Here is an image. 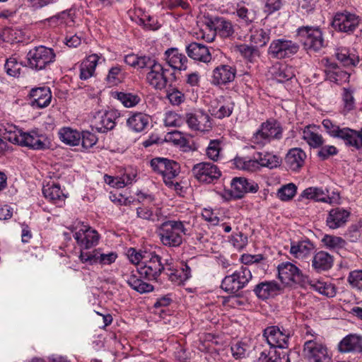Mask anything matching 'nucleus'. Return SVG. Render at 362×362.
Listing matches in <instances>:
<instances>
[{
    "instance_id": "obj_1",
    "label": "nucleus",
    "mask_w": 362,
    "mask_h": 362,
    "mask_svg": "<svg viewBox=\"0 0 362 362\" xmlns=\"http://www.w3.org/2000/svg\"><path fill=\"white\" fill-rule=\"evenodd\" d=\"M188 225L186 221L167 220L159 225L156 233L164 246L176 247L182 245L185 235H189Z\"/></svg>"
},
{
    "instance_id": "obj_2",
    "label": "nucleus",
    "mask_w": 362,
    "mask_h": 362,
    "mask_svg": "<svg viewBox=\"0 0 362 362\" xmlns=\"http://www.w3.org/2000/svg\"><path fill=\"white\" fill-rule=\"evenodd\" d=\"M5 139L12 144L25 146L33 150L44 151L50 147V141L47 136L35 130L29 132H24L19 129L9 132Z\"/></svg>"
},
{
    "instance_id": "obj_3",
    "label": "nucleus",
    "mask_w": 362,
    "mask_h": 362,
    "mask_svg": "<svg viewBox=\"0 0 362 362\" xmlns=\"http://www.w3.org/2000/svg\"><path fill=\"white\" fill-rule=\"evenodd\" d=\"M282 135L283 128L280 122L274 119H270L261 124L250 141L257 147L262 148L272 140H280Z\"/></svg>"
},
{
    "instance_id": "obj_4",
    "label": "nucleus",
    "mask_w": 362,
    "mask_h": 362,
    "mask_svg": "<svg viewBox=\"0 0 362 362\" xmlns=\"http://www.w3.org/2000/svg\"><path fill=\"white\" fill-rule=\"evenodd\" d=\"M55 58L53 49L43 45L36 46L27 53V66L37 71L45 70L54 62Z\"/></svg>"
},
{
    "instance_id": "obj_5",
    "label": "nucleus",
    "mask_w": 362,
    "mask_h": 362,
    "mask_svg": "<svg viewBox=\"0 0 362 362\" xmlns=\"http://www.w3.org/2000/svg\"><path fill=\"white\" fill-rule=\"evenodd\" d=\"M165 267L161 262V257L155 252H144V261L137 267L140 277L148 281H157Z\"/></svg>"
},
{
    "instance_id": "obj_6",
    "label": "nucleus",
    "mask_w": 362,
    "mask_h": 362,
    "mask_svg": "<svg viewBox=\"0 0 362 362\" xmlns=\"http://www.w3.org/2000/svg\"><path fill=\"white\" fill-rule=\"evenodd\" d=\"M151 166L154 172L163 176L166 185L175 186V189H178L180 184L173 182V179L177 177L180 172V166L178 163L168 158L157 157L151 160Z\"/></svg>"
},
{
    "instance_id": "obj_7",
    "label": "nucleus",
    "mask_w": 362,
    "mask_h": 362,
    "mask_svg": "<svg viewBox=\"0 0 362 362\" xmlns=\"http://www.w3.org/2000/svg\"><path fill=\"white\" fill-rule=\"evenodd\" d=\"M296 32L307 52H317L325 47L322 32L319 28L302 26L298 28Z\"/></svg>"
},
{
    "instance_id": "obj_8",
    "label": "nucleus",
    "mask_w": 362,
    "mask_h": 362,
    "mask_svg": "<svg viewBox=\"0 0 362 362\" xmlns=\"http://www.w3.org/2000/svg\"><path fill=\"white\" fill-rule=\"evenodd\" d=\"M278 276L282 284L293 286L298 285L305 287L308 282L307 276H304L300 269L294 264L289 262H284L277 267Z\"/></svg>"
},
{
    "instance_id": "obj_9",
    "label": "nucleus",
    "mask_w": 362,
    "mask_h": 362,
    "mask_svg": "<svg viewBox=\"0 0 362 362\" xmlns=\"http://www.w3.org/2000/svg\"><path fill=\"white\" fill-rule=\"evenodd\" d=\"M252 273L247 266H242L232 274L225 276L221 287L225 291L235 294L243 288L252 279Z\"/></svg>"
},
{
    "instance_id": "obj_10",
    "label": "nucleus",
    "mask_w": 362,
    "mask_h": 362,
    "mask_svg": "<svg viewBox=\"0 0 362 362\" xmlns=\"http://www.w3.org/2000/svg\"><path fill=\"white\" fill-rule=\"evenodd\" d=\"M72 232L74 230V238L81 248V252L88 250L98 244L100 235L98 231L91 227L78 222L77 225L69 228Z\"/></svg>"
},
{
    "instance_id": "obj_11",
    "label": "nucleus",
    "mask_w": 362,
    "mask_h": 362,
    "mask_svg": "<svg viewBox=\"0 0 362 362\" xmlns=\"http://www.w3.org/2000/svg\"><path fill=\"white\" fill-rule=\"evenodd\" d=\"M300 45L298 42L286 38H279L272 41L268 48V54L276 59L291 57L298 53Z\"/></svg>"
},
{
    "instance_id": "obj_12",
    "label": "nucleus",
    "mask_w": 362,
    "mask_h": 362,
    "mask_svg": "<svg viewBox=\"0 0 362 362\" xmlns=\"http://www.w3.org/2000/svg\"><path fill=\"white\" fill-rule=\"evenodd\" d=\"M151 63H148V66L145 69H148L146 74V81L153 88L162 90L165 88L168 84V78L167 74L169 70L165 69L155 59H150Z\"/></svg>"
},
{
    "instance_id": "obj_13",
    "label": "nucleus",
    "mask_w": 362,
    "mask_h": 362,
    "mask_svg": "<svg viewBox=\"0 0 362 362\" xmlns=\"http://www.w3.org/2000/svg\"><path fill=\"white\" fill-rule=\"evenodd\" d=\"M185 123L192 131L206 132L213 127V121L209 115L202 109H195L185 113Z\"/></svg>"
},
{
    "instance_id": "obj_14",
    "label": "nucleus",
    "mask_w": 362,
    "mask_h": 362,
    "mask_svg": "<svg viewBox=\"0 0 362 362\" xmlns=\"http://www.w3.org/2000/svg\"><path fill=\"white\" fill-rule=\"evenodd\" d=\"M192 173L199 182L205 184L213 183L221 176V172L218 166L209 162H202L194 165Z\"/></svg>"
},
{
    "instance_id": "obj_15",
    "label": "nucleus",
    "mask_w": 362,
    "mask_h": 362,
    "mask_svg": "<svg viewBox=\"0 0 362 362\" xmlns=\"http://www.w3.org/2000/svg\"><path fill=\"white\" fill-rule=\"evenodd\" d=\"M263 337L271 348L285 349L288 347L291 332L279 326H269L264 329Z\"/></svg>"
},
{
    "instance_id": "obj_16",
    "label": "nucleus",
    "mask_w": 362,
    "mask_h": 362,
    "mask_svg": "<svg viewBox=\"0 0 362 362\" xmlns=\"http://www.w3.org/2000/svg\"><path fill=\"white\" fill-rule=\"evenodd\" d=\"M303 354L308 362H333L327 348L315 340L305 342Z\"/></svg>"
},
{
    "instance_id": "obj_17",
    "label": "nucleus",
    "mask_w": 362,
    "mask_h": 362,
    "mask_svg": "<svg viewBox=\"0 0 362 362\" xmlns=\"http://www.w3.org/2000/svg\"><path fill=\"white\" fill-rule=\"evenodd\" d=\"M359 18L354 13L344 11L337 13L332 21L333 28L340 32L352 33L359 24Z\"/></svg>"
},
{
    "instance_id": "obj_18",
    "label": "nucleus",
    "mask_w": 362,
    "mask_h": 362,
    "mask_svg": "<svg viewBox=\"0 0 362 362\" xmlns=\"http://www.w3.org/2000/svg\"><path fill=\"white\" fill-rule=\"evenodd\" d=\"M230 195L235 199H241L247 193H255L258 189V185L254 181L242 177H234L230 183Z\"/></svg>"
},
{
    "instance_id": "obj_19",
    "label": "nucleus",
    "mask_w": 362,
    "mask_h": 362,
    "mask_svg": "<svg viewBox=\"0 0 362 362\" xmlns=\"http://www.w3.org/2000/svg\"><path fill=\"white\" fill-rule=\"evenodd\" d=\"M236 69L228 64H221L213 70L212 83L216 86L226 85L234 81Z\"/></svg>"
},
{
    "instance_id": "obj_20",
    "label": "nucleus",
    "mask_w": 362,
    "mask_h": 362,
    "mask_svg": "<svg viewBox=\"0 0 362 362\" xmlns=\"http://www.w3.org/2000/svg\"><path fill=\"white\" fill-rule=\"evenodd\" d=\"M350 214V211L344 208H333L328 212L326 226L332 230L344 227L347 223Z\"/></svg>"
},
{
    "instance_id": "obj_21",
    "label": "nucleus",
    "mask_w": 362,
    "mask_h": 362,
    "mask_svg": "<svg viewBox=\"0 0 362 362\" xmlns=\"http://www.w3.org/2000/svg\"><path fill=\"white\" fill-rule=\"evenodd\" d=\"M117 254L110 252L108 254L100 253L97 250L92 252H81L79 255V259L83 263H89L93 264L99 262L102 264H110L113 263L117 259Z\"/></svg>"
},
{
    "instance_id": "obj_22",
    "label": "nucleus",
    "mask_w": 362,
    "mask_h": 362,
    "mask_svg": "<svg viewBox=\"0 0 362 362\" xmlns=\"http://www.w3.org/2000/svg\"><path fill=\"white\" fill-rule=\"evenodd\" d=\"M165 274L168 279L175 285H180L191 277V269L185 262L179 266L165 269Z\"/></svg>"
},
{
    "instance_id": "obj_23",
    "label": "nucleus",
    "mask_w": 362,
    "mask_h": 362,
    "mask_svg": "<svg viewBox=\"0 0 362 362\" xmlns=\"http://www.w3.org/2000/svg\"><path fill=\"white\" fill-rule=\"evenodd\" d=\"M30 104L34 107H47L52 100V93L49 87L42 86L33 88L30 93Z\"/></svg>"
},
{
    "instance_id": "obj_24",
    "label": "nucleus",
    "mask_w": 362,
    "mask_h": 362,
    "mask_svg": "<svg viewBox=\"0 0 362 362\" xmlns=\"http://www.w3.org/2000/svg\"><path fill=\"white\" fill-rule=\"evenodd\" d=\"M208 25L214 28L216 34L223 38L231 37L235 32L232 23L223 17L208 16Z\"/></svg>"
},
{
    "instance_id": "obj_25",
    "label": "nucleus",
    "mask_w": 362,
    "mask_h": 362,
    "mask_svg": "<svg viewBox=\"0 0 362 362\" xmlns=\"http://www.w3.org/2000/svg\"><path fill=\"white\" fill-rule=\"evenodd\" d=\"M185 50L187 56L194 61L207 64L212 59L209 48L201 43L192 42L186 46Z\"/></svg>"
},
{
    "instance_id": "obj_26",
    "label": "nucleus",
    "mask_w": 362,
    "mask_h": 362,
    "mask_svg": "<svg viewBox=\"0 0 362 362\" xmlns=\"http://www.w3.org/2000/svg\"><path fill=\"white\" fill-rule=\"evenodd\" d=\"M117 114L114 111H107L103 114H98L95 117L93 126L97 132L100 133L112 130L115 127Z\"/></svg>"
},
{
    "instance_id": "obj_27",
    "label": "nucleus",
    "mask_w": 362,
    "mask_h": 362,
    "mask_svg": "<svg viewBox=\"0 0 362 362\" xmlns=\"http://www.w3.org/2000/svg\"><path fill=\"white\" fill-rule=\"evenodd\" d=\"M166 63L173 69L186 70L187 66V58L180 52L177 48H169L165 53Z\"/></svg>"
},
{
    "instance_id": "obj_28",
    "label": "nucleus",
    "mask_w": 362,
    "mask_h": 362,
    "mask_svg": "<svg viewBox=\"0 0 362 362\" xmlns=\"http://www.w3.org/2000/svg\"><path fill=\"white\" fill-rule=\"evenodd\" d=\"M341 353L362 352V337L350 334L343 338L338 344Z\"/></svg>"
},
{
    "instance_id": "obj_29",
    "label": "nucleus",
    "mask_w": 362,
    "mask_h": 362,
    "mask_svg": "<svg viewBox=\"0 0 362 362\" xmlns=\"http://www.w3.org/2000/svg\"><path fill=\"white\" fill-rule=\"evenodd\" d=\"M305 158L306 153L301 148H293L287 153L285 163L290 170L297 171L303 166Z\"/></svg>"
},
{
    "instance_id": "obj_30",
    "label": "nucleus",
    "mask_w": 362,
    "mask_h": 362,
    "mask_svg": "<svg viewBox=\"0 0 362 362\" xmlns=\"http://www.w3.org/2000/svg\"><path fill=\"white\" fill-rule=\"evenodd\" d=\"M280 285L275 281H263L255 286L254 292L262 300L276 296L280 291Z\"/></svg>"
},
{
    "instance_id": "obj_31",
    "label": "nucleus",
    "mask_w": 362,
    "mask_h": 362,
    "mask_svg": "<svg viewBox=\"0 0 362 362\" xmlns=\"http://www.w3.org/2000/svg\"><path fill=\"white\" fill-rule=\"evenodd\" d=\"M44 197L49 202L57 206H62L66 198V195L61 190L59 184L48 183L42 188Z\"/></svg>"
},
{
    "instance_id": "obj_32",
    "label": "nucleus",
    "mask_w": 362,
    "mask_h": 362,
    "mask_svg": "<svg viewBox=\"0 0 362 362\" xmlns=\"http://www.w3.org/2000/svg\"><path fill=\"white\" fill-rule=\"evenodd\" d=\"M315 250L314 245L309 240L292 243L290 252L297 259H305L310 256Z\"/></svg>"
},
{
    "instance_id": "obj_33",
    "label": "nucleus",
    "mask_w": 362,
    "mask_h": 362,
    "mask_svg": "<svg viewBox=\"0 0 362 362\" xmlns=\"http://www.w3.org/2000/svg\"><path fill=\"white\" fill-rule=\"evenodd\" d=\"M150 117L142 112H135L127 120L128 127L133 132H141L148 126Z\"/></svg>"
},
{
    "instance_id": "obj_34",
    "label": "nucleus",
    "mask_w": 362,
    "mask_h": 362,
    "mask_svg": "<svg viewBox=\"0 0 362 362\" xmlns=\"http://www.w3.org/2000/svg\"><path fill=\"white\" fill-rule=\"evenodd\" d=\"M136 216L143 220L158 222L163 221L165 218L160 208H156L153 210L146 206H141L136 209Z\"/></svg>"
},
{
    "instance_id": "obj_35",
    "label": "nucleus",
    "mask_w": 362,
    "mask_h": 362,
    "mask_svg": "<svg viewBox=\"0 0 362 362\" xmlns=\"http://www.w3.org/2000/svg\"><path fill=\"white\" fill-rule=\"evenodd\" d=\"M100 57L98 54L89 55L81 64L80 78L87 80L93 76L95 67L98 63Z\"/></svg>"
},
{
    "instance_id": "obj_36",
    "label": "nucleus",
    "mask_w": 362,
    "mask_h": 362,
    "mask_svg": "<svg viewBox=\"0 0 362 362\" xmlns=\"http://www.w3.org/2000/svg\"><path fill=\"white\" fill-rule=\"evenodd\" d=\"M332 257L324 251L317 252L313 257L312 267L317 272L328 270L332 267Z\"/></svg>"
},
{
    "instance_id": "obj_37",
    "label": "nucleus",
    "mask_w": 362,
    "mask_h": 362,
    "mask_svg": "<svg viewBox=\"0 0 362 362\" xmlns=\"http://www.w3.org/2000/svg\"><path fill=\"white\" fill-rule=\"evenodd\" d=\"M302 139L313 148H318L324 144L322 136L319 134L315 127L307 126L303 131Z\"/></svg>"
},
{
    "instance_id": "obj_38",
    "label": "nucleus",
    "mask_w": 362,
    "mask_h": 362,
    "mask_svg": "<svg viewBox=\"0 0 362 362\" xmlns=\"http://www.w3.org/2000/svg\"><path fill=\"white\" fill-rule=\"evenodd\" d=\"M336 138L342 139L349 146L359 149L360 133L348 127L341 128Z\"/></svg>"
},
{
    "instance_id": "obj_39",
    "label": "nucleus",
    "mask_w": 362,
    "mask_h": 362,
    "mask_svg": "<svg viewBox=\"0 0 362 362\" xmlns=\"http://www.w3.org/2000/svg\"><path fill=\"white\" fill-rule=\"evenodd\" d=\"M235 13L239 18V22L246 25H250L257 18L256 11L249 9L242 3L237 4Z\"/></svg>"
},
{
    "instance_id": "obj_40",
    "label": "nucleus",
    "mask_w": 362,
    "mask_h": 362,
    "mask_svg": "<svg viewBox=\"0 0 362 362\" xmlns=\"http://www.w3.org/2000/svg\"><path fill=\"white\" fill-rule=\"evenodd\" d=\"M254 158L258 160L259 165L270 169L279 166L281 163V159L279 156L268 152H257L254 153Z\"/></svg>"
},
{
    "instance_id": "obj_41",
    "label": "nucleus",
    "mask_w": 362,
    "mask_h": 362,
    "mask_svg": "<svg viewBox=\"0 0 362 362\" xmlns=\"http://www.w3.org/2000/svg\"><path fill=\"white\" fill-rule=\"evenodd\" d=\"M59 136L63 143L69 146H77L81 141V132L69 127L62 128Z\"/></svg>"
},
{
    "instance_id": "obj_42",
    "label": "nucleus",
    "mask_w": 362,
    "mask_h": 362,
    "mask_svg": "<svg viewBox=\"0 0 362 362\" xmlns=\"http://www.w3.org/2000/svg\"><path fill=\"white\" fill-rule=\"evenodd\" d=\"M307 284H309L311 288L317 291L319 293L328 298H332L336 296L337 288L333 284L330 283H326L317 280H308Z\"/></svg>"
},
{
    "instance_id": "obj_43",
    "label": "nucleus",
    "mask_w": 362,
    "mask_h": 362,
    "mask_svg": "<svg viewBox=\"0 0 362 362\" xmlns=\"http://www.w3.org/2000/svg\"><path fill=\"white\" fill-rule=\"evenodd\" d=\"M250 30L251 32L250 40L252 43L259 47H264L269 41V30H264L262 28L252 27L250 28Z\"/></svg>"
},
{
    "instance_id": "obj_44",
    "label": "nucleus",
    "mask_w": 362,
    "mask_h": 362,
    "mask_svg": "<svg viewBox=\"0 0 362 362\" xmlns=\"http://www.w3.org/2000/svg\"><path fill=\"white\" fill-rule=\"evenodd\" d=\"M259 362H289V358L284 351L276 349L267 352L266 350L261 352L259 357Z\"/></svg>"
},
{
    "instance_id": "obj_45",
    "label": "nucleus",
    "mask_w": 362,
    "mask_h": 362,
    "mask_svg": "<svg viewBox=\"0 0 362 362\" xmlns=\"http://www.w3.org/2000/svg\"><path fill=\"white\" fill-rule=\"evenodd\" d=\"M141 278L134 274H132L127 277V283L132 289L140 293L152 291L153 286L150 284L143 281Z\"/></svg>"
},
{
    "instance_id": "obj_46",
    "label": "nucleus",
    "mask_w": 362,
    "mask_h": 362,
    "mask_svg": "<svg viewBox=\"0 0 362 362\" xmlns=\"http://www.w3.org/2000/svg\"><path fill=\"white\" fill-rule=\"evenodd\" d=\"M302 197L322 202H328V200L330 199L322 188L315 187L305 189L302 193Z\"/></svg>"
},
{
    "instance_id": "obj_47",
    "label": "nucleus",
    "mask_w": 362,
    "mask_h": 362,
    "mask_svg": "<svg viewBox=\"0 0 362 362\" xmlns=\"http://www.w3.org/2000/svg\"><path fill=\"white\" fill-rule=\"evenodd\" d=\"M273 75L278 82L284 83L295 76L294 69L291 66L281 65L275 68Z\"/></svg>"
},
{
    "instance_id": "obj_48",
    "label": "nucleus",
    "mask_w": 362,
    "mask_h": 362,
    "mask_svg": "<svg viewBox=\"0 0 362 362\" xmlns=\"http://www.w3.org/2000/svg\"><path fill=\"white\" fill-rule=\"evenodd\" d=\"M151 57L148 56H140L136 54H128L124 57V62L136 69H145L148 66V63H151L150 59Z\"/></svg>"
},
{
    "instance_id": "obj_49",
    "label": "nucleus",
    "mask_w": 362,
    "mask_h": 362,
    "mask_svg": "<svg viewBox=\"0 0 362 362\" xmlns=\"http://www.w3.org/2000/svg\"><path fill=\"white\" fill-rule=\"evenodd\" d=\"M115 95L116 98L126 107H134L141 101L140 97L132 93L117 92Z\"/></svg>"
},
{
    "instance_id": "obj_50",
    "label": "nucleus",
    "mask_w": 362,
    "mask_h": 362,
    "mask_svg": "<svg viewBox=\"0 0 362 362\" xmlns=\"http://www.w3.org/2000/svg\"><path fill=\"white\" fill-rule=\"evenodd\" d=\"M336 57L344 66H356L359 62V57L349 53L346 48L337 49Z\"/></svg>"
},
{
    "instance_id": "obj_51",
    "label": "nucleus",
    "mask_w": 362,
    "mask_h": 362,
    "mask_svg": "<svg viewBox=\"0 0 362 362\" xmlns=\"http://www.w3.org/2000/svg\"><path fill=\"white\" fill-rule=\"evenodd\" d=\"M327 79L331 82L337 84H341L344 82L349 81L350 75L344 71L339 68H335L334 70L326 71Z\"/></svg>"
},
{
    "instance_id": "obj_52",
    "label": "nucleus",
    "mask_w": 362,
    "mask_h": 362,
    "mask_svg": "<svg viewBox=\"0 0 362 362\" xmlns=\"http://www.w3.org/2000/svg\"><path fill=\"white\" fill-rule=\"evenodd\" d=\"M185 115L182 116L175 112L165 114L164 123L166 127H180L185 123Z\"/></svg>"
},
{
    "instance_id": "obj_53",
    "label": "nucleus",
    "mask_w": 362,
    "mask_h": 362,
    "mask_svg": "<svg viewBox=\"0 0 362 362\" xmlns=\"http://www.w3.org/2000/svg\"><path fill=\"white\" fill-rule=\"evenodd\" d=\"M235 166L241 170L253 171L257 169L259 163L257 158H236L234 160Z\"/></svg>"
},
{
    "instance_id": "obj_54",
    "label": "nucleus",
    "mask_w": 362,
    "mask_h": 362,
    "mask_svg": "<svg viewBox=\"0 0 362 362\" xmlns=\"http://www.w3.org/2000/svg\"><path fill=\"white\" fill-rule=\"evenodd\" d=\"M322 242L329 249H340L346 245V241L342 238L331 235H324Z\"/></svg>"
},
{
    "instance_id": "obj_55",
    "label": "nucleus",
    "mask_w": 362,
    "mask_h": 362,
    "mask_svg": "<svg viewBox=\"0 0 362 362\" xmlns=\"http://www.w3.org/2000/svg\"><path fill=\"white\" fill-rule=\"evenodd\" d=\"M197 38H201L207 42H211L214 40L216 34L214 28L208 25V17L206 18L204 27L201 28L197 33Z\"/></svg>"
},
{
    "instance_id": "obj_56",
    "label": "nucleus",
    "mask_w": 362,
    "mask_h": 362,
    "mask_svg": "<svg viewBox=\"0 0 362 362\" xmlns=\"http://www.w3.org/2000/svg\"><path fill=\"white\" fill-rule=\"evenodd\" d=\"M238 49L241 55L250 62H253L259 56V50L257 47L243 44L239 45Z\"/></svg>"
},
{
    "instance_id": "obj_57",
    "label": "nucleus",
    "mask_w": 362,
    "mask_h": 362,
    "mask_svg": "<svg viewBox=\"0 0 362 362\" xmlns=\"http://www.w3.org/2000/svg\"><path fill=\"white\" fill-rule=\"evenodd\" d=\"M122 80L123 73L119 66H113L109 70L106 81L110 85H117L121 83Z\"/></svg>"
},
{
    "instance_id": "obj_58",
    "label": "nucleus",
    "mask_w": 362,
    "mask_h": 362,
    "mask_svg": "<svg viewBox=\"0 0 362 362\" xmlns=\"http://www.w3.org/2000/svg\"><path fill=\"white\" fill-rule=\"evenodd\" d=\"M296 192V186L289 183L282 186L277 192L278 197L282 201H288L292 199Z\"/></svg>"
},
{
    "instance_id": "obj_59",
    "label": "nucleus",
    "mask_w": 362,
    "mask_h": 362,
    "mask_svg": "<svg viewBox=\"0 0 362 362\" xmlns=\"http://www.w3.org/2000/svg\"><path fill=\"white\" fill-rule=\"evenodd\" d=\"M221 150V141L218 139L211 140L206 148V156L209 159L216 161L220 156Z\"/></svg>"
},
{
    "instance_id": "obj_60",
    "label": "nucleus",
    "mask_w": 362,
    "mask_h": 362,
    "mask_svg": "<svg viewBox=\"0 0 362 362\" xmlns=\"http://www.w3.org/2000/svg\"><path fill=\"white\" fill-rule=\"evenodd\" d=\"M354 89L349 87L344 88L342 93V100L344 109L346 111L353 110L355 107V99L354 97Z\"/></svg>"
},
{
    "instance_id": "obj_61",
    "label": "nucleus",
    "mask_w": 362,
    "mask_h": 362,
    "mask_svg": "<svg viewBox=\"0 0 362 362\" xmlns=\"http://www.w3.org/2000/svg\"><path fill=\"white\" fill-rule=\"evenodd\" d=\"M5 70L11 76L17 77L20 75L21 65L18 63L16 58L11 57L4 65Z\"/></svg>"
},
{
    "instance_id": "obj_62",
    "label": "nucleus",
    "mask_w": 362,
    "mask_h": 362,
    "mask_svg": "<svg viewBox=\"0 0 362 362\" xmlns=\"http://www.w3.org/2000/svg\"><path fill=\"white\" fill-rule=\"evenodd\" d=\"M233 108L234 103L230 100L227 101L217 110H213V112L211 114L218 119H223L226 117H229L232 114Z\"/></svg>"
},
{
    "instance_id": "obj_63",
    "label": "nucleus",
    "mask_w": 362,
    "mask_h": 362,
    "mask_svg": "<svg viewBox=\"0 0 362 362\" xmlns=\"http://www.w3.org/2000/svg\"><path fill=\"white\" fill-rule=\"evenodd\" d=\"M136 23L148 30H156L160 26L156 19L147 15H144L142 17L139 18Z\"/></svg>"
},
{
    "instance_id": "obj_64",
    "label": "nucleus",
    "mask_w": 362,
    "mask_h": 362,
    "mask_svg": "<svg viewBox=\"0 0 362 362\" xmlns=\"http://www.w3.org/2000/svg\"><path fill=\"white\" fill-rule=\"evenodd\" d=\"M348 281L352 287L362 290V270L351 272L348 276Z\"/></svg>"
}]
</instances>
